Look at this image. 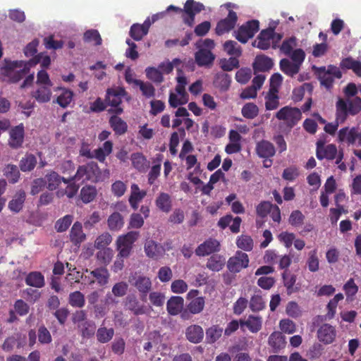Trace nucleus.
<instances>
[{
    "mask_svg": "<svg viewBox=\"0 0 361 361\" xmlns=\"http://www.w3.org/2000/svg\"><path fill=\"white\" fill-rule=\"evenodd\" d=\"M361 111V98L355 97L346 100L339 98L336 104V120L334 123H326L324 130L334 135L339 124L343 123L348 115L355 116Z\"/></svg>",
    "mask_w": 361,
    "mask_h": 361,
    "instance_id": "1",
    "label": "nucleus"
},
{
    "mask_svg": "<svg viewBox=\"0 0 361 361\" xmlns=\"http://www.w3.org/2000/svg\"><path fill=\"white\" fill-rule=\"evenodd\" d=\"M100 173L98 164L90 161L86 164L79 166L75 174L70 177V181L84 183L86 180H96Z\"/></svg>",
    "mask_w": 361,
    "mask_h": 361,
    "instance_id": "2",
    "label": "nucleus"
},
{
    "mask_svg": "<svg viewBox=\"0 0 361 361\" xmlns=\"http://www.w3.org/2000/svg\"><path fill=\"white\" fill-rule=\"evenodd\" d=\"M39 60L38 58H32L27 61H19L13 63V68H20L19 70H12L8 73L9 80L11 82L16 83L23 79L29 73L30 69L35 66Z\"/></svg>",
    "mask_w": 361,
    "mask_h": 361,
    "instance_id": "3",
    "label": "nucleus"
},
{
    "mask_svg": "<svg viewBox=\"0 0 361 361\" xmlns=\"http://www.w3.org/2000/svg\"><path fill=\"white\" fill-rule=\"evenodd\" d=\"M139 236V232L130 231L121 235L116 240V248L118 251V257L127 258L130 256L133 245Z\"/></svg>",
    "mask_w": 361,
    "mask_h": 361,
    "instance_id": "4",
    "label": "nucleus"
},
{
    "mask_svg": "<svg viewBox=\"0 0 361 361\" xmlns=\"http://www.w3.org/2000/svg\"><path fill=\"white\" fill-rule=\"evenodd\" d=\"M127 95L128 92L123 87L109 88L106 91V101L109 106L114 107V109H109V112L121 114L123 112V109L120 106V104L122 102V98Z\"/></svg>",
    "mask_w": 361,
    "mask_h": 361,
    "instance_id": "5",
    "label": "nucleus"
},
{
    "mask_svg": "<svg viewBox=\"0 0 361 361\" xmlns=\"http://www.w3.org/2000/svg\"><path fill=\"white\" fill-rule=\"evenodd\" d=\"M276 118L284 121L288 127L293 128L301 119L302 113L298 108L286 106L276 114Z\"/></svg>",
    "mask_w": 361,
    "mask_h": 361,
    "instance_id": "6",
    "label": "nucleus"
},
{
    "mask_svg": "<svg viewBox=\"0 0 361 361\" xmlns=\"http://www.w3.org/2000/svg\"><path fill=\"white\" fill-rule=\"evenodd\" d=\"M259 29V22L257 20H248L240 26L235 32V37L240 42L245 44L252 38Z\"/></svg>",
    "mask_w": 361,
    "mask_h": 361,
    "instance_id": "7",
    "label": "nucleus"
},
{
    "mask_svg": "<svg viewBox=\"0 0 361 361\" xmlns=\"http://www.w3.org/2000/svg\"><path fill=\"white\" fill-rule=\"evenodd\" d=\"M250 262L247 254L238 250L227 262V268L231 273H239L242 269L248 267Z\"/></svg>",
    "mask_w": 361,
    "mask_h": 361,
    "instance_id": "8",
    "label": "nucleus"
},
{
    "mask_svg": "<svg viewBox=\"0 0 361 361\" xmlns=\"http://www.w3.org/2000/svg\"><path fill=\"white\" fill-rule=\"evenodd\" d=\"M237 21V13L233 10H229L227 16L217 23L215 33L221 36L225 33L229 32L235 27Z\"/></svg>",
    "mask_w": 361,
    "mask_h": 361,
    "instance_id": "9",
    "label": "nucleus"
},
{
    "mask_svg": "<svg viewBox=\"0 0 361 361\" xmlns=\"http://www.w3.org/2000/svg\"><path fill=\"white\" fill-rule=\"evenodd\" d=\"M25 137V128L23 123L10 129L8 145L12 149H19L23 146Z\"/></svg>",
    "mask_w": 361,
    "mask_h": 361,
    "instance_id": "10",
    "label": "nucleus"
},
{
    "mask_svg": "<svg viewBox=\"0 0 361 361\" xmlns=\"http://www.w3.org/2000/svg\"><path fill=\"white\" fill-rule=\"evenodd\" d=\"M338 149L334 144L325 145L324 142L319 140L317 142L316 156L319 160L324 159L333 160L337 155Z\"/></svg>",
    "mask_w": 361,
    "mask_h": 361,
    "instance_id": "11",
    "label": "nucleus"
},
{
    "mask_svg": "<svg viewBox=\"0 0 361 361\" xmlns=\"http://www.w3.org/2000/svg\"><path fill=\"white\" fill-rule=\"evenodd\" d=\"M274 27L262 30L257 39L252 42V45L262 50H267L270 47L271 39L274 38Z\"/></svg>",
    "mask_w": 361,
    "mask_h": 361,
    "instance_id": "12",
    "label": "nucleus"
},
{
    "mask_svg": "<svg viewBox=\"0 0 361 361\" xmlns=\"http://www.w3.org/2000/svg\"><path fill=\"white\" fill-rule=\"evenodd\" d=\"M219 242L213 238H209L201 243L195 250V254L200 257H204L220 250Z\"/></svg>",
    "mask_w": 361,
    "mask_h": 361,
    "instance_id": "13",
    "label": "nucleus"
},
{
    "mask_svg": "<svg viewBox=\"0 0 361 361\" xmlns=\"http://www.w3.org/2000/svg\"><path fill=\"white\" fill-rule=\"evenodd\" d=\"M151 26L150 18H147L142 24L134 23L131 25L129 35L135 41L141 40L147 35Z\"/></svg>",
    "mask_w": 361,
    "mask_h": 361,
    "instance_id": "14",
    "label": "nucleus"
},
{
    "mask_svg": "<svg viewBox=\"0 0 361 361\" xmlns=\"http://www.w3.org/2000/svg\"><path fill=\"white\" fill-rule=\"evenodd\" d=\"M185 337L192 343H200L204 338V330L200 325L192 324L186 328Z\"/></svg>",
    "mask_w": 361,
    "mask_h": 361,
    "instance_id": "15",
    "label": "nucleus"
},
{
    "mask_svg": "<svg viewBox=\"0 0 361 361\" xmlns=\"http://www.w3.org/2000/svg\"><path fill=\"white\" fill-rule=\"evenodd\" d=\"M256 152L259 157L267 159L275 155L276 149L271 142L262 140L257 143Z\"/></svg>",
    "mask_w": 361,
    "mask_h": 361,
    "instance_id": "16",
    "label": "nucleus"
},
{
    "mask_svg": "<svg viewBox=\"0 0 361 361\" xmlns=\"http://www.w3.org/2000/svg\"><path fill=\"white\" fill-rule=\"evenodd\" d=\"M195 59L199 66H209L213 63L215 55L211 50L202 48L195 53Z\"/></svg>",
    "mask_w": 361,
    "mask_h": 361,
    "instance_id": "17",
    "label": "nucleus"
},
{
    "mask_svg": "<svg viewBox=\"0 0 361 361\" xmlns=\"http://www.w3.org/2000/svg\"><path fill=\"white\" fill-rule=\"evenodd\" d=\"M317 335L320 341L326 344H329L331 343L335 339L336 330L331 325L329 324H324L319 329Z\"/></svg>",
    "mask_w": 361,
    "mask_h": 361,
    "instance_id": "18",
    "label": "nucleus"
},
{
    "mask_svg": "<svg viewBox=\"0 0 361 361\" xmlns=\"http://www.w3.org/2000/svg\"><path fill=\"white\" fill-rule=\"evenodd\" d=\"M147 192L145 190H141L139 186L133 183L130 187V195L128 198V202L130 207L136 210L138 208L139 203L144 199L146 196Z\"/></svg>",
    "mask_w": 361,
    "mask_h": 361,
    "instance_id": "19",
    "label": "nucleus"
},
{
    "mask_svg": "<svg viewBox=\"0 0 361 361\" xmlns=\"http://www.w3.org/2000/svg\"><path fill=\"white\" fill-rule=\"evenodd\" d=\"M273 66V60L265 55L257 56L252 64L255 73L268 71Z\"/></svg>",
    "mask_w": 361,
    "mask_h": 361,
    "instance_id": "20",
    "label": "nucleus"
},
{
    "mask_svg": "<svg viewBox=\"0 0 361 361\" xmlns=\"http://www.w3.org/2000/svg\"><path fill=\"white\" fill-rule=\"evenodd\" d=\"M315 74L317 75L322 85L329 90L333 87L335 78L329 74L326 71L325 66L316 67L313 66Z\"/></svg>",
    "mask_w": 361,
    "mask_h": 361,
    "instance_id": "21",
    "label": "nucleus"
},
{
    "mask_svg": "<svg viewBox=\"0 0 361 361\" xmlns=\"http://www.w3.org/2000/svg\"><path fill=\"white\" fill-rule=\"evenodd\" d=\"M118 114L113 115L109 118V125L116 135H124L128 131V124Z\"/></svg>",
    "mask_w": 361,
    "mask_h": 361,
    "instance_id": "22",
    "label": "nucleus"
},
{
    "mask_svg": "<svg viewBox=\"0 0 361 361\" xmlns=\"http://www.w3.org/2000/svg\"><path fill=\"white\" fill-rule=\"evenodd\" d=\"M26 198L25 191L20 190L13 196V199L8 202V209L14 213L20 212L24 205Z\"/></svg>",
    "mask_w": 361,
    "mask_h": 361,
    "instance_id": "23",
    "label": "nucleus"
},
{
    "mask_svg": "<svg viewBox=\"0 0 361 361\" xmlns=\"http://www.w3.org/2000/svg\"><path fill=\"white\" fill-rule=\"evenodd\" d=\"M268 343L273 348V351L277 353L285 348L286 344V337L281 332L274 331L269 336Z\"/></svg>",
    "mask_w": 361,
    "mask_h": 361,
    "instance_id": "24",
    "label": "nucleus"
},
{
    "mask_svg": "<svg viewBox=\"0 0 361 361\" xmlns=\"http://www.w3.org/2000/svg\"><path fill=\"white\" fill-rule=\"evenodd\" d=\"M155 204L159 210L168 214L172 209V200L166 192H160L155 200Z\"/></svg>",
    "mask_w": 361,
    "mask_h": 361,
    "instance_id": "25",
    "label": "nucleus"
},
{
    "mask_svg": "<svg viewBox=\"0 0 361 361\" xmlns=\"http://www.w3.org/2000/svg\"><path fill=\"white\" fill-rule=\"evenodd\" d=\"M281 71L286 75L293 78L300 70V66L296 63L291 61L288 59H282L279 62Z\"/></svg>",
    "mask_w": 361,
    "mask_h": 361,
    "instance_id": "26",
    "label": "nucleus"
},
{
    "mask_svg": "<svg viewBox=\"0 0 361 361\" xmlns=\"http://www.w3.org/2000/svg\"><path fill=\"white\" fill-rule=\"evenodd\" d=\"M184 300L180 296H172L167 301L166 309L170 315H177L183 308Z\"/></svg>",
    "mask_w": 361,
    "mask_h": 361,
    "instance_id": "27",
    "label": "nucleus"
},
{
    "mask_svg": "<svg viewBox=\"0 0 361 361\" xmlns=\"http://www.w3.org/2000/svg\"><path fill=\"white\" fill-rule=\"evenodd\" d=\"M231 78L225 73H217L213 81L214 86L221 92L227 91L231 85Z\"/></svg>",
    "mask_w": 361,
    "mask_h": 361,
    "instance_id": "28",
    "label": "nucleus"
},
{
    "mask_svg": "<svg viewBox=\"0 0 361 361\" xmlns=\"http://www.w3.org/2000/svg\"><path fill=\"white\" fill-rule=\"evenodd\" d=\"M86 238L82 231V224L76 221L73 224L70 231V240L75 245H79Z\"/></svg>",
    "mask_w": 361,
    "mask_h": 361,
    "instance_id": "29",
    "label": "nucleus"
},
{
    "mask_svg": "<svg viewBox=\"0 0 361 361\" xmlns=\"http://www.w3.org/2000/svg\"><path fill=\"white\" fill-rule=\"evenodd\" d=\"M265 108L268 111L276 109L279 106V92L275 88H269L264 96Z\"/></svg>",
    "mask_w": 361,
    "mask_h": 361,
    "instance_id": "30",
    "label": "nucleus"
},
{
    "mask_svg": "<svg viewBox=\"0 0 361 361\" xmlns=\"http://www.w3.org/2000/svg\"><path fill=\"white\" fill-rule=\"evenodd\" d=\"M282 279L283 285L286 288V292L288 295L297 293L299 290V288L295 286L297 279L295 274L286 270L282 274Z\"/></svg>",
    "mask_w": 361,
    "mask_h": 361,
    "instance_id": "31",
    "label": "nucleus"
},
{
    "mask_svg": "<svg viewBox=\"0 0 361 361\" xmlns=\"http://www.w3.org/2000/svg\"><path fill=\"white\" fill-rule=\"evenodd\" d=\"M45 183H47V188L49 190H54L60 185L61 182L68 183L70 181V178H66L59 176L56 172L51 171L45 176Z\"/></svg>",
    "mask_w": 361,
    "mask_h": 361,
    "instance_id": "32",
    "label": "nucleus"
},
{
    "mask_svg": "<svg viewBox=\"0 0 361 361\" xmlns=\"http://www.w3.org/2000/svg\"><path fill=\"white\" fill-rule=\"evenodd\" d=\"M241 326H245L250 331L257 333L262 329V319L259 316L250 315L246 320H240Z\"/></svg>",
    "mask_w": 361,
    "mask_h": 361,
    "instance_id": "33",
    "label": "nucleus"
},
{
    "mask_svg": "<svg viewBox=\"0 0 361 361\" xmlns=\"http://www.w3.org/2000/svg\"><path fill=\"white\" fill-rule=\"evenodd\" d=\"M130 159L133 167L141 173L145 172L149 167V162L142 153H133Z\"/></svg>",
    "mask_w": 361,
    "mask_h": 361,
    "instance_id": "34",
    "label": "nucleus"
},
{
    "mask_svg": "<svg viewBox=\"0 0 361 361\" xmlns=\"http://www.w3.org/2000/svg\"><path fill=\"white\" fill-rule=\"evenodd\" d=\"M226 264V259L223 255L214 254L207 259V268L212 271H221Z\"/></svg>",
    "mask_w": 361,
    "mask_h": 361,
    "instance_id": "35",
    "label": "nucleus"
},
{
    "mask_svg": "<svg viewBox=\"0 0 361 361\" xmlns=\"http://www.w3.org/2000/svg\"><path fill=\"white\" fill-rule=\"evenodd\" d=\"M340 67L343 70H352L357 76L361 77V62L352 57L342 59Z\"/></svg>",
    "mask_w": 361,
    "mask_h": 361,
    "instance_id": "36",
    "label": "nucleus"
},
{
    "mask_svg": "<svg viewBox=\"0 0 361 361\" xmlns=\"http://www.w3.org/2000/svg\"><path fill=\"white\" fill-rule=\"evenodd\" d=\"M134 279L133 286L140 293L146 296L152 288V281L150 279L145 276H138Z\"/></svg>",
    "mask_w": 361,
    "mask_h": 361,
    "instance_id": "37",
    "label": "nucleus"
},
{
    "mask_svg": "<svg viewBox=\"0 0 361 361\" xmlns=\"http://www.w3.org/2000/svg\"><path fill=\"white\" fill-rule=\"evenodd\" d=\"M164 249L162 246L153 240H147L145 243V252L147 257L157 258L161 255Z\"/></svg>",
    "mask_w": 361,
    "mask_h": 361,
    "instance_id": "38",
    "label": "nucleus"
},
{
    "mask_svg": "<svg viewBox=\"0 0 361 361\" xmlns=\"http://www.w3.org/2000/svg\"><path fill=\"white\" fill-rule=\"evenodd\" d=\"M80 336L82 338H92L96 334V324L93 321H85L78 325Z\"/></svg>",
    "mask_w": 361,
    "mask_h": 361,
    "instance_id": "39",
    "label": "nucleus"
},
{
    "mask_svg": "<svg viewBox=\"0 0 361 361\" xmlns=\"http://www.w3.org/2000/svg\"><path fill=\"white\" fill-rule=\"evenodd\" d=\"M25 283L35 288H42L44 286V277L41 272L32 271L25 278Z\"/></svg>",
    "mask_w": 361,
    "mask_h": 361,
    "instance_id": "40",
    "label": "nucleus"
},
{
    "mask_svg": "<svg viewBox=\"0 0 361 361\" xmlns=\"http://www.w3.org/2000/svg\"><path fill=\"white\" fill-rule=\"evenodd\" d=\"M51 87L39 85V87L32 92V97L39 103L48 102L51 99Z\"/></svg>",
    "mask_w": 361,
    "mask_h": 361,
    "instance_id": "41",
    "label": "nucleus"
},
{
    "mask_svg": "<svg viewBox=\"0 0 361 361\" xmlns=\"http://www.w3.org/2000/svg\"><path fill=\"white\" fill-rule=\"evenodd\" d=\"M97 340L100 343H109L114 336V329L113 328H106L100 326L96 331Z\"/></svg>",
    "mask_w": 361,
    "mask_h": 361,
    "instance_id": "42",
    "label": "nucleus"
},
{
    "mask_svg": "<svg viewBox=\"0 0 361 361\" xmlns=\"http://www.w3.org/2000/svg\"><path fill=\"white\" fill-rule=\"evenodd\" d=\"M97 190L95 186L85 185L82 188L80 197L83 203L87 204L92 202L97 197Z\"/></svg>",
    "mask_w": 361,
    "mask_h": 361,
    "instance_id": "43",
    "label": "nucleus"
},
{
    "mask_svg": "<svg viewBox=\"0 0 361 361\" xmlns=\"http://www.w3.org/2000/svg\"><path fill=\"white\" fill-rule=\"evenodd\" d=\"M257 293L254 294L250 300L249 307L252 312H259L265 309L266 302L264 300L262 296L259 294L261 290H258Z\"/></svg>",
    "mask_w": 361,
    "mask_h": 361,
    "instance_id": "44",
    "label": "nucleus"
},
{
    "mask_svg": "<svg viewBox=\"0 0 361 361\" xmlns=\"http://www.w3.org/2000/svg\"><path fill=\"white\" fill-rule=\"evenodd\" d=\"M109 228L113 231L121 230L124 225V220L122 215L118 212L111 214L107 220Z\"/></svg>",
    "mask_w": 361,
    "mask_h": 361,
    "instance_id": "45",
    "label": "nucleus"
},
{
    "mask_svg": "<svg viewBox=\"0 0 361 361\" xmlns=\"http://www.w3.org/2000/svg\"><path fill=\"white\" fill-rule=\"evenodd\" d=\"M90 274L96 279L97 282L101 286L108 283L109 273L106 268L99 267L91 271Z\"/></svg>",
    "mask_w": 361,
    "mask_h": 361,
    "instance_id": "46",
    "label": "nucleus"
},
{
    "mask_svg": "<svg viewBox=\"0 0 361 361\" xmlns=\"http://www.w3.org/2000/svg\"><path fill=\"white\" fill-rule=\"evenodd\" d=\"M37 164V158L32 154H26L20 161V169L23 172L31 171Z\"/></svg>",
    "mask_w": 361,
    "mask_h": 361,
    "instance_id": "47",
    "label": "nucleus"
},
{
    "mask_svg": "<svg viewBox=\"0 0 361 361\" xmlns=\"http://www.w3.org/2000/svg\"><path fill=\"white\" fill-rule=\"evenodd\" d=\"M126 307L135 315L142 314L145 313L143 306L140 305L139 301L135 295H128L126 298Z\"/></svg>",
    "mask_w": 361,
    "mask_h": 361,
    "instance_id": "48",
    "label": "nucleus"
},
{
    "mask_svg": "<svg viewBox=\"0 0 361 361\" xmlns=\"http://www.w3.org/2000/svg\"><path fill=\"white\" fill-rule=\"evenodd\" d=\"M68 303L75 308H82L85 305V295L79 290H75L69 294Z\"/></svg>",
    "mask_w": 361,
    "mask_h": 361,
    "instance_id": "49",
    "label": "nucleus"
},
{
    "mask_svg": "<svg viewBox=\"0 0 361 361\" xmlns=\"http://www.w3.org/2000/svg\"><path fill=\"white\" fill-rule=\"evenodd\" d=\"M203 10H204V6L202 3L195 0H187L184 4L183 13L185 14L194 13V15H196Z\"/></svg>",
    "mask_w": 361,
    "mask_h": 361,
    "instance_id": "50",
    "label": "nucleus"
},
{
    "mask_svg": "<svg viewBox=\"0 0 361 361\" xmlns=\"http://www.w3.org/2000/svg\"><path fill=\"white\" fill-rule=\"evenodd\" d=\"M61 93L56 98V103L62 108H66L73 101V91L66 89L60 88Z\"/></svg>",
    "mask_w": 361,
    "mask_h": 361,
    "instance_id": "51",
    "label": "nucleus"
},
{
    "mask_svg": "<svg viewBox=\"0 0 361 361\" xmlns=\"http://www.w3.org/2000/svg\"><path fill=\"white\" fill-rule=\"evenodd\" d=\"M4 174L11 183H16L20 178V171L16 165L8 164L4 169Z\"/></svg>",
    "mask_w": 361,
    "mask_h": 361,
    "instance_id": "52",
    "label": "nucleus"
},
{
    "mask_svg": "<svg viewBox=\"0 0 361 361\" xmlns=\"http://www.w3.org/2000/svg\"><path fill=\"white\" fill-rule=\"evenodd\" d=\"M134 85L138 86L142 94L147 98H151L154 97L155 95V88L149 82H144L141 80H135L134 81Z\"/></svg>",
    "mask_w": 361,
    "mask_h": 361,
    "instance_id": "53",
    "label": "nucleus"
},
{
    "mask_svg": "<svg viewBox=\"0 0 361 361\" xmlns=\"http://www.w3.org/2000/svg\"><path fill=\"white\" fill-rule=\"evenodd\" d=\"M223 329L218 325H213L206 330V340L208 343H214L221 336Z\"/></svg>",
    "mask_w": 361,
    "mask_h": 361,
    "instance_id": "54",
    "label": "nucleus"
},
{
    "mask_svg": "<svg viewBox=\"0 0 361 361\" xmlns=\"http://www.w3.org/2000/svg\"><path fill=\"white\" fill-rule=\"evenodd\" d=\"M205 300L201 296L198 298H193L187 305V309L190 313L196 314L200 313L204 307Z\"/></svg>",
    "mask_w": 361,
    "mask_h": 361,
    "instance_id": "55",
    "label": "nucleus"
},
{
    "mask_svg": "<svg viewBox=\"0 0 361 361\" xmlns=\"http://www.w3.org/2000/svg\"><path fill=\"white\" fill-rule=\"evenodd\" d=\"M243 116L247 119H253L259 114L258 106L252 102L246 103L241 109Z\"/></svg>",
    "mask_w": 361,
    "mask_h": 361,
    "instance_id": "56",
    "label": "nucleus"
},
{
    "mask_svg": "<svg viewBox=\"0 0 361 361\" xmlns=\"http://www.w3.org/2000/svg\"><path fill=\"white\" fill-rule=\"evenodd\" d=\"M236 245L238 248L250 252L253 249L254 243L251 236L247 235H241L237 238Z\"/></svg>",
    "mask_w": 361,
    "mask_h": 361,
    "instance_id": "57",
    "label": "nucleus"
},
{
    "mask_svg": "<svg viewBox=\"0 0 361 361\" xmlns=\"http://www.w3.org/2000/svg\"><path fill=\"white\" fill-rule=\"evenodd\" d=\"M75 181H71L68 183L65 190H59L57 191L56 195L59 197H62L64 195L67 196L69 199L73 198L78 193L79 185H77Z\"/></svg>",
    "mask_w": 361,
    "mask_h": 361,
    "instance_id": "58",
    "label": "nucleus"
},
{
    "mask_svg": "<svg viewBox=\"0 0 361 361\" xmlns=\"http://www.w3.org/2000/svg\"><path fill=\"white\" fill-rule=\"evenodd\" d=\"M97 252V259L100 264L107 265L114 257V250L111 248L99 249Z\"/></svg>",
    "mask_w": 361,
    "mask_h": 361,
    "instance_id": "59",
    "label": "nucleus"
},
{
    "mask_svg": "<svg viewBox=\"0 0 361 361\" xmlns=\"http://www.w3.org/2000/svg\"><path fill=\"white\" fill-rule=\"evenodd\" d=\"M308 269L311 272H316L319 269V260L317 257V250L316 249L310 251L306 262Z\"/></svg>",
    "mask_w": 361,
    "mask_h": 361,
    "instance_id": "60",
    "label": "nucleus"
},
{
    "mask_svg": "<svg viewBox=\"0 0 361 361\" xmlns=\"http://www.w3.org/2000/svg\"><path fill=\"white\" fill-rule=\"evenodd\" d=\"M147 78L156 83H161L164 81L162 72L154 67H147L145 69Z\"/></svg>",
    "mask_w": 361,
    "mask_h": 361,
    "instance_id": "61",
    "label": "nucleus"
},
{
    "mask_svg": "<svg viewBox=\"0 0 361 361\" xmlns=\"http://www.w3.org/2000/svg\"><path fill=\"white\" fill-rule=\"evenodd\" d=\"M296 46L297 39L293 36L283 41L280 46V51L286 56H288L293 51V48Z\"/></svg>",
    "mask_w": 361,
    "mask_h": 361,
    "instance_id": "62",
    "label": "nucleus"
},
{
    "mask_svg": "<svg viewBox=\"0 0 361 361\" xmlns=\"http://www.w3.org/2000/svg\"><path fill=\"white\" fill-rule=\"evenodd\" d=\"M224 49L228 55L239 57L242 54L241 47L233 40H228L224 44Z\"/></svg>",
    "mask_w": 361,
    "mask_h": 361,
    "instance_id": "63",
    "label": "nucleus"
},
{
    "mask_svg": "<svg viewBox=\"0 0 361 361\" xmlns=\"http://www.w3.org/2000/svg\"><path fill=\"white\" fill-rule=\"evenodd\" d=\"M219 65L223 71H231L239 67V61L236 57H230L228 59H222L220 60Z\"/></svg>",
    "mask_w": 361,
    "mask_h": 361,
    "instance_id": "64",
    "label": "nucleus"
}]
</instances>
